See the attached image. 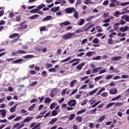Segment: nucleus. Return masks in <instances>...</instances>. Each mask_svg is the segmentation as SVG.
Returning <instances> with one entry per match:
<instances>
[{"mask_svg":"<svg viewBox=\"0 0 129 129\" xmlns=\"http://www.w3.org/2000/svg\"><path fill=\"white\" fill-rule=\"evenodd\" d=\"M75 36V34L74 33H67L65 35L62 36V39H64V40H69V39H71L73 37V36Z\"/></svg>","mask_w":129,"mask_h":129,"instance_id":"obj_1","label":"nucleus"},{"mask_svg":"<svg viewBox=\"0 0 129 129\" xmlns=\"http://www.w3.org/2000/svg\"><path fill=\"white\" fill-rule=\"evenodd\" d=\"M116 35H117V34H116V32H113L110 33L109 35V38H110L107 40V44H109V45H112V44H113V40H112V39H111V38H113V36H116Z\"/></svg>","mask_w":129,"mask_h":129,"instance_id":"obj_2","label":"nucleus"},{"mask_svg":"<svg viewBox=\"0 0 129 129\" xmlns=\"http://www.w3.org/2000/svg\"><path fill=\"white\" fill-rule=\"evenodd\" d=\"M75 61H77L75 62ZM79 61H81V59L74 58L73 59L70 60L69 61V64H71V63H73V62H75L72 64V66H76V65H78V64H79L80 63Z\"/></svg>","mask_w":129,"mask_h":129,"instance_id":"obj_3","label":"nucleus"},{"mask_svg":"<svg viewBox=\"0 0 129 129\" xmlns=\"http://www.w3.org/2000/svg\"><path fill=\"white\" fill-rule=\"evenodd\" d=\"M20 123H17L16 124H15L13 127H12V129H21L22 128V127H23V126H25V123H22L21 125Z\"/></svg>","mask_w":129,"mask_h":129,"instance_id":"obj_4","label":"nucleus"},{"mask_svg":"<svg viewBox=\"0 0 129 129\" xmlns=\"http://www.w3.org/2000/svg\"><path fill=\"white\" fill-rule=\"evenodd\" d=\"M74 11H75V8H74V7H70L65 9L66 14H72Z\"/></svg>","mask_w":129,"mask_h":129,"instance_id":"obj_5","label":"nucleus"},{"mask_svg":"<svg viewBox=\"0 0 129 129\" xmlns=\"http://www.w3.org/2000/svg\"><path fill=\"white\" fill-rule=\"evenodd\" d=\"M27 28H28V25L20 24L19 27L18 28V30L19 31H23L24 30H26V29Z\"/></svg>","mask_w":129,"mask_h":129,"instance_id":"obj_6","label":"nucleus"},{"mask_svg":"<svg viewBox=\"0 0 129 129\" xmlns=\"http://www.w3.org/2000/svg\"><path fill=\"white\" fill-rule=\"evenodd\" d=\"M69 25H71V22L70 21H65L64 22L61 23L59 24L60 27H66V26H69Z\"/></svg>","mask_w":129,"mask_h":129,"instance_id":"obj_7","label":"nucleus"},{"mask_svg":"<svg viewBox=\"0 0 129 129\" xmlns=\"http://www.w3.org/2000/svg\"><path fill=\"white\" fill-rule=\"evenodd\" d=\"M68 105L71 106H75L76 105V101L75 100H71L68 103Z\"/></svg>","mask_w":129,"mask_h":129,"instance_id":"obj_8","label":"nucleus"},{"mask_svg":"<svg viewBox=\"0 0 129 129\" xmlns=\"http://www.w3.org/2000/svg\"><path fill=\"white\" fill-rule=\"evenodd\" d=\"M56 94H57V90L56 89H53L51 91L50 96V97L53 98L55 97V95H56Z\"/></svg>","mask_w":129,"mask_h":129,"instance_id":"obj_9","label":"nucleus"},{"mask_svg":"<svg viewBox=\"0 0 129 129\" xmlns=\"http://www.w3.org/2000/svg\"><path fill=\"white\" fill-rule=\"evenodd\" d=\"M87 26H88V24H86L84 26V30L83 31H85V32H87V31H88V30H89V29H90L91 28H92L93 25H91L89 27H87Z\"/></svg>","mask_w":129,"mask_h":129,"instance_id":"obj_10","label":"nucleus"},{"mask_svg":"<svg viewBox=\"0 0 129 129\" xmlns=\"http://www.w3.org/2000/svg\"><path fill=\"white\" fill-rule=\"evenodd\" d=\"M84 23H85V20L83 19H81L78 20L77 22V25H78V26H82V25H84Z\"/></svg>","mask_w":129,"mask_h":129,"instance_id":"obj_11","label":"nucleus"},{"mask_svg":"<svg viewBox=\"0 0 129 129\" xmlns=\"http://www.w3.org/2000/svg\"><path fill=\"white\" fill-rule=\"evenodd\" d=\"M106 118V116L105 115H104L102 116H101L100 118H99L97 120V122H102V121H103L104 120V119H105Z\"/></svg>","mask_w":129,"mask_h":129,"instance_id":"obj_12","label":"nucleus"},{"mask_svg":"<svg viewBox=\"0 0 129 129\" xmlns=\"http://www.w3.org/2000/svg\"><path fill=\"white\" fill-rule=\"evenodd\" d=\"M128 29H129L128 26H125V27H124V28L120 27L119 31L120 32H126V31H127V30H128Z\"/></svg>","mask_w":129,"mask_h":129,"instance_id":"obj_13","label":"nucleus"},{"mask_svg":"<svg viewBox=\"0 0 129 129\" xmlns=\"http://www.w3.org/2000/svg\"><path fill=\"white\" fill-rule=\"evenodd\" d=\"M34 119L33 117H26L23 120L24 122H29Z\"/></svg>","mask_w":129,"mask_h":129,"instance_id":"obj_14","label":"nucleus"},{"mask_svg":"<svg viewBox=\"0 0 129 129\" xmlns=\"http://www.w3.org/2000/svg\"><path fill=\"white\" fill-rule=\"evenodd\" d=\"M122 11H123L120 13V15H124V14H127L129 13V10H127V7L123 8Z\"/></svg>","mask_w":129,"mask_h":129,"instance_id":"obj_15","label":"nucleus"},{"mask_svg":"<svg viewBox=\"0 0 129 129\" xmlns=\"http://www.w3.org/2000/svg\"><path fill=\"white\" fill-rule=\"evenodd\" d=\"M120 59H122V57L120 56H114L111 58L112 61H118V60H120Z\"/></svg>","mask_w":129,"mask_h":129,"instance_id":"obj_16","label":"nucleus"},{"mask_svg":"<svg viewBox=\"0 0 129 129\" xmlns=\"http://www.w3.org/2000/svg\"><path fill=\"white\" fill-rule=\"evenodd\" d=\"M60 9V7H53L50 9L51 12H53V13H56V12H58Z\"/></svg>","mask_w":129,"mask_h":129,"instance_id":"obj_17","label":"nucleus"},{"mask_svg":"<svg viewBox=\"0 0 129 129\" xmlns=\"http://www.w3.org/2000/svg\"><path fill=\"white\" fill-rule=\"evenodd\" d=\"M52 19V16H47L46 17L43 18L42 22H47V21H50Z\"/></svg>","mask_w":129,"mask_h":129,"instance_id":"obj_18","label":"nucleus"},{"mask_svg":"<svg viewBox=\"0 0 129 129\" xmlns=\"http://www.w3.org/2000/svg\"><path fill=\"white\" fill-rule=\"evenodd\" d=\"M84 65H85V63L84 62L80 63L76 67V69L78 70H81V69H82V66H84Z\"/></svg>","mask_w":129,"mask_h":129,"instance_id":"obj_19","label":"nucleus"},{"mask_svg":"<svg viewBox=\"0 0 129 129\" xmlns=\"http://www.w3.org/2000/svg\"><path fill=\"white\" fill-rule=\"evenodd\" d=\"M58 120V118H52L49 122L48 124H53V123H55L56 121Z\"/></svg>","mask_w":129,"mask_h":129,"instance_id":"obj_20","label":"nucleus"},{"mask_svg":"<svg viewBox=\"0 0 129 129\" xmlns=\"http://www.w3.org/2000/svg\"><path fill=\"white\" fill-rule=\"evenodd\" d=\"M101 68H95L92 70V73H97L99 70H101Z\"/></svg>","mask_w":129,"mask_h":129,"instance_id":"obj_21","label":"nucleus"},{"mask_svg":"<svg viewBox=\"0 0 129 129\" xmlns=\"http://www.w3.org/2000/svg\"><path fill=\"white\" fill-rule=\"evenodd\" d=\"M44 7H46V5L42 4L41 5L37 6L36 9H37V11L39 12L40 10L43 9V8H44Z\"/></svg>","mask_w":129,"mask_h":129,"instance_id":"obj_22","label":"nucleus"},{"mask_svg":"<svg viewBox=\"0 0 129 129\" xmlns=\"http://www.w3.org/2000/svg\"><path fill=\"white\" fill-rule=\"evenodd\" d=\"M110 94H116L117 93V90L116 89L109 90Z\"/></svg>","mask_w":129,"mask_h":129,"instance_id":"obj_23","label":"nucleus"},{"mask_svg":"<svg viewBox=\"0 0 129 129\" xmlns=\"http://www.w3.org/2000/svg\"><path fill=\"white\" fill-rule=\"evenodd\" d=\"M18 36H19V33H13L10 35L9 38L13 39V38H16V37H18Z\"/></svg>","mask_w":129,"mask_h":129,"instance_id":"obj_24","label":"nucleus"},{"mask_svg":"<svg viewBox=\"0 0 129 129\" xmlns=\"http://www.w3.org/2000/svg\"><path fill=\"white\" fill-rule=\"evenodd\" d=\"M114 103H115V102H111V103H108L105 107L106 109H108V108H109V107H111V106H112V105H113V104H114Z\"/></svg>","mask_w":129,"mask_h":129,"instance_id":"obj_25","label":"nucleus"},{"mask_svg":"<svg viewBox=\"0 0 129 129\" xmlns=\"http://www.w3.org/2000/svg\"><path fill=\"white\" fill-rule=\"evenodd\" d=\"M23 59L22 58L16 59V60H14V61H13V63L17 64L18 63H21V62H22L23 61Z\"/></svg>","mask_w":129,"mask_h":129,"instance_id":"obj_26","label":"nucleus"},{"mask_svg":"<svg viewBox=\"0 0 129 129\" xmlns=\"http://www.w3.org/2000/svg\"><path fill=\"white\" fill-rule=\"evenodd\" d=\"M93 54H94V52H93V51H89V52L86 53V55L87 57H91V56H92V55H93Z\"/></svg>","mask_w":129,"mask_h":129,"instance_id":"obj_27","label":"nucleus"},{"mask_svg":"<svg viewBox=\"0 0 129 129\" xmlns=\"http://www.w3.org/2000/svg\"><path fill=\"white\" fill-rule=\"evenodd\" d=\"M70 60H71V57L70 56H69L66 59L61 60L60 62L61 63H63L64 62H68V61H70Z\"/></svg>","mask_w":129,"mask_h":129,"instance_id":"obj_28","label":"nucleus"},{"mask_svg":"<svg viewBox=\"0 0 129 129\" xmlns=\"http://www.w3.org/2000/svg\"><path fill=\"white\" fill-rule=\"evenodd\" d=\"M76 120L78 121V122H82V118L80 116H78L76 117Z\"/></svg>","mask_w":129,"mask_h":129,"instance_id":"obj_29","label":"nucleus"},{"mask_svg":"<svg viewBox=\"0 0 129 129\" xmlns=\"http://www.w3.org/2000/svg\"><path fill=\"white\" fill-rule=\"evenodd\" d=\"M24 59H29L30 58H34V55H31V54H28L27 55H25L23 57Z\"/></svg>","mask_w":129,"mask_h":129,"instance_id":"obj_30","label":"nucleus"},{"mask_svg":"<svg viewBox=\"0 0 129 129\" xmlns=\"http://www.w3.org/2000/svg\"><path fill=\"white\" fill-rule=\"evenodd\" d=\"M74 18H75V19H78V12L76 11V9L75 10V11H74Z\"/></svg>","mask_w":129,"mask_h":129,"instance_id":"obj_31","label":"nucleus"},{"mask_svg":"<svg viewBox=\"0 0 129 129\" xmlns=\"http://www.w3.org/2000/svg\"><path fill=\"white\" fill-rule=\"evenodd\" d=\"M35 106H36V104H33L32 106L29 107L28 109V111H31V110H33V109L35 108Z\"/></svg>","mask_w":129,"mask_h":129,"instance_id":"obj_32","label":"nucleus"},{"mask_svg":"<svg viewBox=\"0 0 129 129\" xmlns=\"http://www.w3.org/2000/svg\"><path fill=\"white\" fill-rule=\"evenodd\" d=\"M98 90V88H96L95 90L89 92V95H93Z\"/></svg>","mask_w":129,"mask_h":129,"instance_id":"obj_33","label":"nucleus"},{"mask_svg":"<svg viewBox=\"0 0 129 129\" xmlns=\"http://www.w3.org/2000/svg\"><path fill=\"white\" fill-rule=\"evenodd\" d=\"M45 67L46 68V69H48L49 68H51V67H53V65L51 63H46L45 64Z\"/></svg>","mask_w":129,"mask_h":129,"instance_id":"obj_34","label":"nucleus"},{"mask_svg":"<svg viewBox=\"0 0 129 129\" xmlns=\"http://www.w3.org/2000/svg\"><path fill=\"white\" fill-rule=\"evenodd\" d=\"M85 111H86V109H82L80 111H79L77 113V114L78 115H79V114H81L82 113H84V112H85Z\"/></svg>","mask_w":129,"mask_h":129,"instance_id":"obj_35","label":"nucleus"},{"mask_svg":"<svg viewBox=\"0 0 129 129\" xmlns=\"http://www.w3.org/2000/svg\"><path fill=\"white\" fill-rule=\"evenodd\" d=\"M1 112H2L1 114L2 116L3 117H5L6 115H7V111H6V110L3 109Z\"/></svg>","mask_w":129,"mask_h":129,"instance_id":"obj_36","label":"nucleus"},{"mask_svg":"<svg viewBox=\"0 0 129 129\" xmlns=\"http://www.w3.org/2000/svg\"><path fill=\"white\" fill-rule=\"evenodd\" d=\"M38 17H39V15L36 14V15H35L30 17L29 19L30 20H34L35 19H36V18H38Z\"/></svg>","mask_w":129,"mask_h":129,"instance_id":"obj_37","label":"nucleus"},{"mask_svg":"<svg viewBox=\"0 0 129 129\" xmlns=\"http://www.w3.org/2000/svg\"><path fill=\"white\" fill-rule=\"evenodd\" d=\"M76 82H77V80H73L70 83V87H73V86H74V84H75V83H76Z\"/></svg>","mask_w":129,"mask_h":129,"instance_id":"obj_38","label":"nucleus"},{"mask_svg":"<svg viewBox=\"0 0 129 129\" xmlns=\"http://www.w3.org/2000/svg\"><path fill=\"white\" fill-rule=\"evenodd\" d=\"M92 43L93 44H98L99 43V41L98 40V38H95L92 40Z\"/></svg>","mask_w":129,"mask_h":129,"instance_id":"obj_39","label":"nucleus"},{"mask_svg":"<svg viewBox=\"0 0 129 129\" xmlns=\"http://www.w3.org/2000/svg\"><path fill=\"white\" fill-rule=\"evenodd\" d=\"M17 53H18V54H26V53H27V51L23 50H17Z\"/></svg>","mask_w":129,"mask_h":129,"instance_id":"obj_40","label":"nucleus"},{"mask_svg":"<svg viewBox=\"0 0 129 129\" xmlns=\"http://www.w3.org/2000/svg\"><path fill=\"white\" fill-rule=\"evenodd\" d=\"M58 114V112L56 110H53L52 112H51V115L52 116H56Z\"/></svg>","mask_w":129,"mask_h":129,"instance_id":"obj_41","label":"nucleus"},{"mask_svg":"<svg viewBox=\"0 0 129 129\" xmlns=\"http://www.w3.org/2000/svg\"><path fill=\"white\" fill-rule=\"evenodd\" d=\"M76 116L75 114H71L70 115L69 118V120H72L73 119V118H74Z\"/></svg>","mask_w":129,"mask_h":129,"instance_id":"obj_42","label":"nucleus"},{"mask_svg":"<svg viewBox=\"0 0 129 129\" xmlns=\"http://www.w3.org/2000/svg\"><path fill=\"white\" fill-rule=\"evenodd\" d=\"M16 107H17V104L10 108V112L11 113L15 112V110H16Z\"/></svg>","mask_w":129,"mask_h":129,"instance_id":"obj_43","label":"nucleus"},{"mask_svg":"<svg viewBox=\"0 0 129 129\" xmlns=\"http://www.w3.org/2000/svg\"><path fill=\"white\" fill-rule=\"evenodd\" d=\"M123 104V102H117L114 104V106H121Z\"/></svg>","mask_w":129,"mask_h":129,"instance_id":"obj_44","label":"nucleus"},{"mask_svg":"<svg viewBox=\"0 0 129 129\" xmlns=\"http://www.w3.org/2000/svg\"><path fill=\"white\" fill-rule=\"evenodd\" d=\"M51 99H50L49 98H46L44 99L45 103H50V102H51Z\"/></svg>","mask_w":129,"mask_h":129,"instance_id":"obj_45","label":"nucleus"},{"mask_svg":"<svg viewBox=\"0 0 129 129\" xmlns=\"http://www.w3.org/2000/svg\"><path fill=\"white\" fill-rule=\"evenodd\" d=\"M48 71L49 72H53L54 73H55L56 71V70L54 68H51L48 69Z\"/></svg>","mask_w":129,"mask_h":129,"instance_id":"obj_46","label":"nucleus"},{"mask_svg":"<svg viewBox=\"0 0 129 129\" xmlns=\"http://www.w3.org/2000/svg\"><path fill=\"white\" fill-rule=\"evenodd\" d=\"M40 125H41V122H38L36 124H35L34 127H35V128H36L41 129V127H40Z\"/></svg>","mask_w":129,"mask_h":129,"instance_id":"obj_47","label":"nucleus"},{"mask_svg":"<svg viewBox=\"0 0 129 129\" xmlns=\"http://www.w3.org/2000/svg\"><path fill=\"white\" fill-rule=\"evenodd\" d=\"M67 91V88H65L61 91V94L62 96H63L64 94H66V92Z\"/></svg>","mask_w":129,"mask_h":129,"instance_id":"obj_48","label":"nucleus"},{"mask_svg":"<svg viewBox=\"0 0 129 129\" xmlns=\"http://www.w3.org/2000/svg\"><path fill=\"white\" fill-rule=\"evenodd\" d=\"M120 15V14H119V11H116L114 14V17H116V18H118V16Z\"/></svg>","mask_w":129,"mask_h":129,"instance_id":"obj_49","label":"nucleus"},{"mask_svg":"<svg viewBox=\"0 0 129 129\" xmlns=\"http://www.w3.org/2000/svg\"><path fill=\"white\" fill-rule=\"evenodd\" d=\"M112 77H113V75H109L106 77V79L107 80H108L109 79H111V78H112Z\"/></svg>","mask_w":129,"mask_h":129,"instance_id":"obj_50","label":"nucleus"},{"mask_svg":"<svg viewBox=\"0 0 129 129\" xmlns=\"http://www.w3.org/2000/svg\"><path fill=\"white\" fill-rule=\"evenodd\" d=\"M82 1L81 0H78L76 3L75 7H77V6H79L81 4H82Z\"/></svg>","mask_w":129,"mask_h":129,"instance_id":"obj_51","label":"nucleus"},{"mask_svg":"<svg viewBox=\"0 0 129 129\" xmlns=\"http://www.w3.org/2000/svg\"><path fill=\"white\" fill-rule=\"evenodd\" d=\"M78 91V89H76L75 90H74L71 93L70 96H71V95H73V94H75L76 92Z\"/></svg>","mask_w":129,"mask_h":129,"instance_id":"obj_52","label":"nucleus"},{"mask_svg":"<svg viewBox=\"0 0 129 129\" xmlns=\"http://www.w3.org/2000/svg\"><path fill=\"white\" fill-rule=\"evenodd\" d=\"M38 10L36 9H33L30 11L31 14H36V13H38Z\"/></svg>","mask_w":129,"mask_h":129,"instance_id":"obj_53","label":"nucleus"},{"mask_svg":"<svg viewBox=\"0 0 129 129\" xmlns=\"http://www.w3.org/2000/svg\"><path fill=\"white\" fill-rule=\"evenodd\" d=\"M102 78V76H100L99 77H97L94 79L95 81H98V80L101 79Z\"/></svg>","mask_w":129,"mask_h":129,"instance_id":"obj_54","label":"nucleus"},{"mask_svg":"<svg viewBox=\"0 0 129 129\" xmlns=\"http://www.w3.org/2000/svg\"><path fill=\"white\" fill-rule=\"evenodd\" d=\"M109 16V13H104L103 14V18L104 19H106V18H108Z\"/></svg>","mask_w":129,"mask_h":129,"instance_id":"obj_55","label":"nucleus"},{"mask_svg":"<svg viewBox=\"0 0 129 129\" xmlns=\"http://www.w3.org/2000/svg\"><path fill=\"white\" fill-rule=\"evenodd\" d=\"M88 102V100L85 99L82 103H81V105L82 106L85 105V104H86Z\"/></svg>","mask_w":129,"mask_h":129,"instance_id":"obj_56","label":"nucleus"},{"mask_svg":"<svg viewBox=\"0 0 129 129\" xmlns=\"http://www.w3.org/2000/svg\"><path fill=\"white\" fill-rule=\"evenodd\" d=\"M20 119H22V116H18L14 119V121H18Z\"/></svg>","mask_w":129,"mask_h":129,"instance_id":"obj_57","label":"nucleus"},{"mask_svg":"<svg viewBox=\"0 0 129 129\" xmlns=\"http://www.w3.org/2000/svg\"><path fill=\"white\" fill-rule=\"evenodd\" d=\"M44 31H46V27L45 26H42L40 28V32H44Z\"/></svg>","mask_w":129,"mask_h":129,"instance_id":"obj_58","label":"nucleus"},{"mask_svg":"<svg viewBox=\"0 0 129 129\" xmlns=\"http://www.w3.org/2000/svg\"><path fill=\"white\" fill-rule=\"evenodd\" d=\"M119 23H120V25H124L125 24H126V22L123 21V20H120Z\"/></svg>","mask_w":129,"mask_h":129,"instance_id":"obj_59","label":"nucleus"},{"mask_svg":"<svg viewBox=\"0 0 129 129\" xmlns=\"http://www.w3.org/2000/svg\"><path fill=\"white\" fill-rule=\"evenodd\" d=\"M37 83L38 82L37 81L33 82L30 84V86H35V85H36Z\"/></svg>","mask_w":129,"mask_h":129,"instance_id":"obj_60","label":"nucleus"},{"mask_svg":"<svg viewBox=\"0 0 129 129\" xmlns=\"http://www.w3.org/2000/svg\"><path fill=\"white\" fill-rule=\"evenodd\" d=\"M97 108H95L94 109H93L92 110H91L90 112H91V113L93 114V113H95V112H96V109Z\"/></svg>","mask_w":129,"mask_h":129,"instance_id":"obj_61","label":"nucleus"},{"mask_svg":"<svg viewBox=\"0 0 129 129\" xmlns=\"http://www.w3.org/2000/svg\"><path fill=\"white\" fill-rule=\"evenodd\" d=\"M101 96H103V97H106L107 96V93L106 92H103L102 94H101Z\"/></svg>","mask_w":129,"mask_h":129,"instance_id":"obj_62","label":"nucleus"},{"mask_svg":"<svg viewBox=\"0 0 129 129\" xmlns=\"http://www.w3.org/2000/svg\"><path fill=\"white\" fill-rule=\"evenodd\" d=\"M55 103L51 104L50 106V109H53V108L55 107Z\"/></svg>","mask_w":129,"mask_h":129,"instance_id":"obj_63","label":"nucleus"},{"mask_svg":"<svg viewBox=\"0 0 129 129\" xmlns=\"http://www.w3.org/2000/svg\"><path fill=\"white\" fill-rule=\"evenodd\" d=\"M109 22H110V19H105L103 21V23H109Z\"/></svg>","mask_w":129,"mask_h":129,"instance_id":"obj_64","label":"nucleus"}]
</instances>
